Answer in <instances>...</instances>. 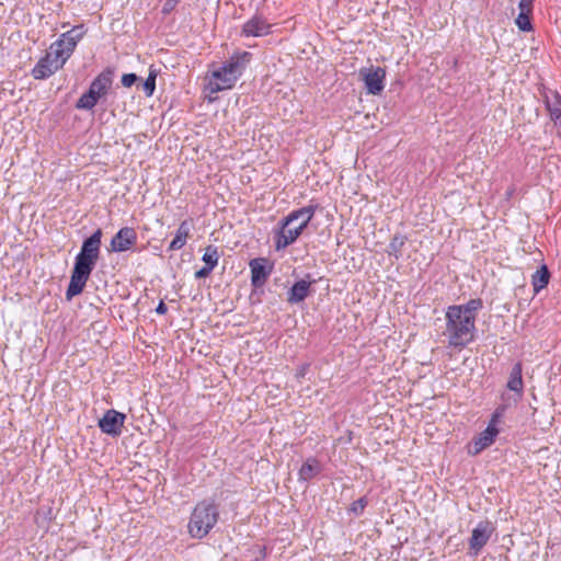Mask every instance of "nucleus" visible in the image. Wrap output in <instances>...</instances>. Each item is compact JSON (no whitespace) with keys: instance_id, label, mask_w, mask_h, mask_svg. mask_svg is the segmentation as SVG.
<instances>
[{"instance_id":"4be33fe9","label":"nucleus","mask_w":561,"mask_h":561,"mask_svg":"<svg viewBox=\"0 0 561 561\" xmlns=\"http://www.w3.org/2000/svg\"><path fill=\"white\" fill-rule=\"evenodd\" d=\"M550 280V272L547 265L542 264L531 276V285L534 293L538 294L541 289L546 288Z\"/></svg>"},{"instance_id":"f8f14e48","label":"nucleus","mask_w":561,"mask_h":561,"mask_svg":"<svg viewBox=\"0 0 561 561\" xmlns=\"http://www.w3.org/2000/svg\"><path fill=\"white\" fill-rule=\"evenodd\" d=\"M249 265L251 270L252 285L256 288L263 286L272 273V265H270L268 261L263 257L251 260Z\"/></svg>"},{"instance_id":"72a5a7b5","label":"nucleus","mask_w":561,"mask_h":561,"mask_svg":"<svg viewBox=\"0 0 561 561\" xmlns=\"http://www.w3.org/2000/svg\"><path fill=\"white\" fill-rule=\"evenodd\" d=\"M307 368H308V365H304V366H301V367L297 370L296 376H297L298 378H302V377L306 375Z\"/></svg>"},{"instance_id":"cd10ccee","label":"nucleus","mask_w":561,"mask_h":561,"mask_svg":"<svg viewBox=\"0 0 561 561\" xmlns=\"http://www.w3.org/2000/svg\"><path fill=\"white\" fill-rule=\"evenodd\" d=\"M368 504V500L366 496H363L352 503L348 508V512L354 514L355 516H360L364 513L365 507Z\"/></svg>"},{"instance_id":"a878e982","label":"nucleus","mask_w":561,"mask_h":561,"mask_svg":"<svg viewBox=\"0 0 561 561\" xmlns=\"http://www.w3.org/2000/svg\"><path fill=\"white\" fill-rule=\"evenodd\" d=\"M158 76V70L152 66L149 68V73L145 82L142 83V90L146 96H152L156 90V79Z\"/></svg>"},{"instance_id":"20e7f679","label":"nucleus","mask_w":561,"mask_h":561,"mask_svg":"<svg viewBox=\"0 0 561 561\" xmlns=\"http://www.w3.org/2000/svg\"><path fill=\"white\" fill-rule=\"evenodd\" d=\"M219 510L214 501L204 500L198 502L187 525L190 535L197 539L206 537L217 524Z\"/></svg>"},{"instance_id":"7c9ffc66","label":"nucleus","mask_w":561,"mask_h":561,"mask_svg":"<svg viewBox=\"0 0 561 561\" xmlns=\"http://www.w3.org/2000/svg\"><path fill=\"white\" fill-rule=\"evenodd\" d=\"M181 0H165L162 7V13L169 14L171 13L175 7L180 3Z\"/></svg>"},{"instance_id":"bb28decb","label":"nucleus","mask_w":561,"mask_h":561,"mask_svg":"<svg viewBox=\"0 0 561 561\" xmlns=\"http://www.w3.org/2000/svg\"><path fill=\"white\" fill-rule=\"evenodd\" d=\"M531 14L519 13L515 20L516 25L523 32H530L533 30V24L530 21Z\"/></svg>"},{"instance_id":"c756f323","label":"nucleus","mask_w":561,"mask_h":561,"mask_svg":"<svg viewBox=\"0 0 561 561\" xmlns=\"http://www.w3.org/2000/svg\"><path fill=\"white\" fill-rule=\"evenodd\" d=\"M138 81V76L136 73H125L122 77V84L125 88H130Z\"/></svg>"},{"instance_id":"9d476101","label":"nucleus","mask_w":561,"mask_h":561,"mask_svg":"<svg viewBox=\"0 0 561 561\" xmlns=\"http://www.w3.org/2000/svg\"><path fill=\"white\" fill-rule=\"evenodd\" d=\"M125 420L126 415L124 413L111 409L99 420V427L102 433L116 437L122 434Z\"/></svg>"},{"instance_id":"2eb2a0df","label":"nucleus","mask_w":561,"mask_h":561,"mask_svg":"<svg viewBox=\"0 0 561 561\" xmlns=\"http://www.w3.org/2000/svg\"><path fill=\"white\" fill-rule=\"evenodd\" d=\"M506 387L515 393L514 398H510L511 404H517L524 394L523 365L520 362L512 367Z\"/></svg>"},{"instance_id":"c85d7f7f","label":"nucleus","mask_w":561,"mask_h":561,"mask_svg":"<svg viewBox=\"0 0 561 561\" xmlns=\"http://www.w3.org/2000/svg\"><path fill=\"white\" fill-rule=\"evenodd\" d=\"M519 13L533 14L534 0H520L518 3Z\"/></svg>"},{"instance_id":"f03ea898","label":"nucleus","mask_w":561,"mask_h":561,"mask_svg":"<svg viewBox=\"0 0 561 561\" xmlns=\"http://www.w3.org/2000/svg\"><path fill=\"white\" fill-rule=\"evenodd\" d=\"M102 244V230L96 229L81 245L80 252L75 257V264L70 276V282L66 290V298L71 300L80 295L95 267L100 257Z\"/></svg>"},{"instance_id":"423d86ee","label":"nucleus","mask_w":561,"mask_h":561,"mask_svg":"<svg viewBox=\"0 0 561 561\" xmlns=\"http://www.w3.org/2000/svg\"><path fill=\"white\" fill-rule=\"evenodd\" d=\"M83 34L82 25L75 26L62 33L59 38L50 45L48 51L57 59V62L61 67H64L66 61L70 58Z\"/></svg>"},{"instance_id":"aec40b11","label":"nucleus","mask_w":561,"mask_h":561,"mask_svg":"<svg viewBox=\"0 0 561 561\" xmlns=\"http://www.w3.org/2000/svg\"><path fill=\"white\" fill-rule=\"evenodd\" d=\"M322 468L320 461L314 457H309L302 463L298 471V480L308 482L321 472Z\"/></svg>"},{"instance_id":"9b49d317","label":"nucleus","mask_w":561,"mask_h":561,"mask_svg":"<svg viewBox=\"0 0 561 561\" xmlns=\"http://www.w3.org/2000/svg\"><path fill=\"white\" fill-rule=\"evenodd\" d=\"M137 242V233L131 227L121 228L112 238L110 247L113 252H125Z\"/></svg>"},{"instance_id":"412c9836","label":"nucleus","mask_w":561,"mask_h":561,"mask_svg":"<svg viewBox=\"0 0 561 561\" xmlns=\"http://www.w3.org/2000/svg\"><path fill=\"white\" fill-rule=\"evenodd\" d=\"M190 232H191L190 222L187 220H183L180 224L173 240L170 242L168 250L169 251H178V250L182 249L186 244V241L190 237Z\"/></svg>"},{"instance_id":"1a4fd4ad","label":"nucleus","mask_w":561,"mask_h":561,"mask_svg":"<svg viewBox=\"0 0 561 561\" xmlns=\"http://www.w3.org/2000/svg\"><path fill=\"white\" fill-rule=\"evenodd\" d=\"M494 528L489 520L480 522L471 531L469 538L470 554L477 557L490 540Z\"/></svg>"},{"instance_id":"6ab92c4d","label":"nucleus","mask_w":561,"mask_h":561,"mask_svg":"<svg viewBox=\"0 0 561 561\" xmlns=\"http://www.w3.org/2000/svg\"><path fill=\"white\" fill-rule=\"evenodd\" d=\"M499 433V427H486L484 431H482L473 442L474 450L472 454L477 455L485 448L490 447L495 442Z\"/></svg>"},{"instance_id":"a211bd4d","label":"nucleus","mask_w":561,"mask_h":561,"mask_svg":"<svg viewBox=\"0 0 561 561\" xmlns=\"http://www.w3.org/2000/svg\"><path fill=\"white\" fill-rule=\"evenodd\" d=\"M312 283H314V280L308 282L300 279L296 282L287 293V301L289 304H299L304 301L310 294V286Z\"/></svg>"},{"instance_id":"0eeeda50","label":"nucleus","mask_w":561,"mask_h":561,"mask_svg":"<svg viewBox=\"0 0 561 561\" xmlns=\"http://www.w3.org/2000/svg\"><path fill=\"white\" fill-rule=\"evenodd\" d=\"M359 77L365 83L368 94L378 95L385 89L386 70L381 67H364Z\"/></svg>"},{"instance_id":"b1692460","label":"nucleus","mask_w":561,"mask_h":561,"mask_svg":"<svg viewBox=\"0 0 561 561\" xmlns=\"http://www.w3.org/2000/svg\"><path fill=\"white\" fill-rule=\"evenodd\" d=\"M407 240H408V238L404 234H401V233L394 234L388 245L387 253L390 256H393L397 260H399L400 257H402V249H403Z\"/></svg>"},{"instance_id":"473e14b6","label":"nucleus","mask_w":561,"mask_h":561,"mask_svg":"<svg viewBox=\"0 0 561 561\" xmlns=\"http://www.w3.org/2000/svg\"><path fill=\"white\" fill-rule=\"evenodd\" d=\"M168 311V307L165 306V304L161 300L157 308H156V312L159 313V314H164L167 313Z\"/></svg>"},{"instance_id":"dca6fc26","label":"nucleus","mask_w":561,"mask_h":561,"mask_svg":"<svg viewBox=\"0 0 561 561\" xmlns=\"http://www.w3.org/2000/svg\"><path fill=\"white\" fill-rule=\"evenodd\" d=\"M543 103L549 113L550 119L561 133V95L558 91L549 90L543 93Z\"/></svg>"},{"instance_id":"4468645a","label":"nucleus","mask_w":561,"mask_h":561,"mask_svg":"<svg viewBox=\"0 0 561 561\" xmlns=\"http://www.w3.org/2000/svg\"><path fill=\"white\" fill-rule=\"evenodd\" d=\"M271 27L272 25L262 15L255 14L243 24L241 34L245 37H261L270 34Z\"/></svg>"},{"instance_id":"39448f33","label":"nucleus","mask_w":561,"mask_h":561,"mask_svg":"<svg viewBox=\"0 0 561 561\" xmlns=\"http://www.w3.org/2000/svg\"><path fill=\"white\" fill-rule=\"evenodd\" d=\"M114 80V70L103 69L90 83L89 89L77 101L76 108L92 111L99 101L107 95Z\"/></svg>"},{"instance_id":"6e6552de","label":"nucleus","mask_w":561,"mask_h":561,"mask_svg":"<svg viewBox=\"0 0 561 561\" xmlns=\"http://www.w3.org/2000/svg\"><path fill=\"white\" fill-rule=\"evenodd\" d=\"M305 230L304 226L295 224L285 225V218L279 221V228L274 233L276 251L283 250L294 243Z\"/></svg>"},{"instance_id":"ddd939ff","label":"nucleus","mask_w":561,"mask_h":561,"mask_svg":"<svg viewBox=\"0 0 561 561\" xmlns=\"http://www.w3.org/2000/svg\"><path fill=\"white\" fill-rule=\"evenodd\" d=\"M62 67L57 62V59L47 51V54L41 58L32 70V76L36 80H44L53 76L56 71Z\"/></svg>"},{"instance_id":"2f4dec72","label":"nucleus","mask_w":561,"mask_h":561,"mask_svg":"<svg viewBox=\"0 0 561 561\" xmlns=\"http://www.w3.org/2000/svg\"><path fill=\"white\" fill-rule=\"evenodd\" d=\"M213 272V270H207L206 266H203L202 268H199L198 271L195 272V278H205L207 277L210 273Z\"/></svg>"},{"instance_id":"f257e3e1","label":"nucleus","mask_w":561,"mask_h":561,"mask_svg":"<svg viewBox=\"0 0 561 561\" xmlns=\"http://www.w3.org/2000/svg\"><path fill=\"white\" fill-rule=\"evenodd\" d=\"M482 308L483 301L480 298L470 299L462 305L447 307L443 335L446 337L449 347L462 350L476 340L477 314Z\"/></svg>"},{"instance_id":"7ed1b4c3","label":"nucleus","mask_w":561,"mask_h":561,"mask_svg":"<svg viewBox=\"0 0 561 561\" xmlns=\"http://www.w3.org/2000/svg\"><path fill=\"white\" fill-rule=\"evenodd\" d=\"M251 57V53L245 50L233 53L221 67L211 72L207 90L214 94L232 89L250 64Z\"/></svg>"},{"instance_id":"5701e85b","label":"nucleus","mask_w":561,"mask_h":561,"mask_svg":"<svg viewBox=\"0 0 561 561\" xmlns=\"http://www.w3.org/2000/svg\"><path fill=\"white\" fill-rule=\"evenodd\" d=\"M502 403L499 404L494 412L492 413L490 420H489V423H488V426L486 427H497L499 424L501 423L506 410L508 409V407L511 405V399L510 397L506 398L504 394L502 396Z\"/></svg>"},{"instance_id":"f3484780","label":"nucleus","mask_w":561,"mask_h":561,"mask_svg":"<svg viewBox=\"0 0 561 561\" xmlns=\"http://www.w3.org/2000/svg\"><path fill=\"white\" fill-rule=\"evenodd\" d=\"M318 209V204H309L299 209H295L285 217V225L297 222L300 226H304L306 229L311 219L313 218L316 211Z\"/></svg>"},{"instance_id":"393cba45","label":"nucleus","mask_w":561,"mask_h":561,"mask_svg":"<svg viewBox=\"0 0 561 561\" xmlns=\"http://www.w3.org/2000/svg\"><path fill=\"white\" fill-rule=\"evenodd\" d=\"M203 262L207 270H214L219 261L218 248L215 245H208L202 256Z\"/></svg>"}]
</instances>
